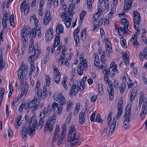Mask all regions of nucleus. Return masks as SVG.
<instances>
[{
	"label": "nucleus",
	"mask_w": 147,
	"mask_h": 147,
	"mask_svg": "<svg viewBox=\"0 0 147 147\" xmlns=\"http://www.w3.org/2000/svg\"><path fill=\"white\" fill-rule=\"evenodd\" d=\"M79 137L78 134L76 133L75 126L73 125L71 126L69 129L67 141L71 142V145L72 146H77L80 145V142L78 141Z\"/></svg>",
	"instance_id": "1"
},
{
	"label": "nucleus",
	"mask_w": 147,
	"mask_h": 147,
	"mask_svg": "<svg viewBox=\"0 0 147 147\" xmlns=\"http://www.w3.org/2000/svg\"><path fill=\"white\" fill-rule=\"evenodd\" d=\"M37 122V120L35 119L33 116L29 119L30 124L28 126L26 131L28 135L31 137H33L35 134V128L36 126Z\"/></svg>",
	"instance_id": "2"
},
{
	"label": "nucleus",
	"mask_w": 147,
	"mask_h": 147,
	"mask_svg": "<svg viewBox=\"0 0 147 147\" xmlns=\"http://www.w3.org/2000/svg\"><path fill=\"white\" fill-rule=\"evenodd\" d=\"M105 81L108 83L109 87L107 88V90L109 95V99L112 100L114 98V90L113 89V84L112 82L109 81L108 78H104Z\"/></svg>",
	"instance_id": "3"
},
{
	"label": "nucleus",
	"mask_w": 147,
	"mask_h": 147,
	"mask_svg": "<svg viewBox=\"0 0 147 147\" xmlns=\"http://www.w3.org/2000/svg\"><path fill=\"white\" fill-rule=\"evenodd\" d=\"M30 6L28 3V0H24L21 3L20 6V11L22 12L24 11L25 15H27L29 12Z\"/></svg>",
	"instance_id": "4"
},
{
	"label": "nucleus",
	"mask_w": 147,
	"mask_h": 147,
	"mask_svg": "<svg viewBox=\"0 0 147 147\" xmlns=\"http://www.w3.org/2000/svg\"><path fill=\"white\" fill-rule=\"evenodd\" d=\"M143 104L142 108V112L140 115L141 119H144L146 115L147 112V97H145L144 98L143 97Z\"/></svg>",
	"instance_id": "5"
},
{
	"label": "nucleus",
	"mask_w": 147,
	"mask_h": 147,
	"mask_svg": "<svg viewBox=\"0 0 147 147\" xmlns=\"http://www.w3.org/2000/svg\"><path fill=\"white\" fill-rule=\"evenodd\" d=\"M134 20V28H138L139 26V24L141 19L140 15L138 12L134 11L133 12Z\"/></svg>",
	"instance_id": "6"
},
{
	"label": "nucleus",
	"mask_w": 147,
	"mask_h": 147,
	"mask_svg": "<svg viewBox=\"0 0 147 147\" xmlns=\"http://www.w3.org/2000/svg\"><path fill=\"white\" fill-rule=\"evenodd\" d=\"M123 99L122 98H120L118 103L117 108L118 112L116 118L118 119L120 117L121 115L123 110Z\"/></svg>",
	"instance_id": "7"
},
{
	"label": "nucleus",
	"mask_w": 147,
	"mask_h": 147,
	"mask_svg": "<svg viewBox=\"0 0 147 147\" xmlns=\"http://www.w3.org/2000/svg\"><path fill=\"white\" fill-rule=\"evenodd\" d=\"M56 101L58 102L59 105L60 106H63L65 105L66 103L65 98L63 94L61 93L58 94V98Z\"/></svg>",
	"instance_id": "8"
},
{
	"label": "nucleus",
	"mask_w": 147,
	"mask_h": 147,
	"mask_svg": "<svg viewBox=\"0 0 147 147\" xmlns=\"http://www.w3.org/2000/svg\"><path fill=\"white\" fill-rule=\"evenodd\" d=\"M37 28H36L37 29ZM36 28H34L32 30L28 29L27 28H23V29H25L24 32L27 35L31 37L32 38H34L36 36Z\"/></svg>",
	"instance_id": "9"
},
{
	"label": "nucleus",
	"mask_w": 147,
	"mask_h": 147,
	"mask_svg": "<svg viewBox=\"0 0 147 147\" xmlns=\"http://www.w3.org/2000/svg\"><path fill=\"white\" fill-rule=\"evenodd\" d=\"M133 3V0H125L123 11L127 12L130 9Z\"/></svg>",
	"instance_id": "10"
},
{
	"label": "nucleus",
	"mask_w": 147,
	"mask_h": 147,
	"mask_svg": "<svg viewBox=\"0 0 147 147\" xmlns=\"http://www.w3.org/2000/svg\"><path fill=\"white\" fill-rule=\"evenodd\" d=\"M53 28H49L45 34V39L47 42L51 40L53 37Z\"/></svg>",
	"instance_id": "11"
},
{
	"label": "nucleus",
	"mask_w": 147,
	"mask_h": 147,
	"mask_svg": "<svg viewBox=\"0 0 147 147\" xmlns=\"http://www.w3.org/2000/svg\"><path fill=\"white\" fill-rule=\"evenodd\" d=\"M54 125L47 122L44 127V131L46 133L48 132H50L52 131Z\"/></svg>",
	"instance_id": "12"
},
{
	"label": "nucleus",
	"mask_w": 147,
	"mask_h": 147,
	"mask_svg": "<svg viewBox=\"0 0 147 147\" xmlns=\"http://www.w3.org/2000/svg\"><path fill=\"white\" fill-rule=\"evenodd\" d=\"M51 20L50 13L49 11H47L43 19V23L44 24L47 25Z\"/></svg>",
	"instance_id": "13"
},
{
	"label": "nucleus",
	"mask_w": 147,
	"mask_h": 147,
	"mask_svg": "<svg viewBox=\"0 0 147 147\" xmlns=\"http://www.w3.org/2000/svg\"><path fill=\"white\" fill-rule=\"evenodd\" d=\"M100 15L96 13L93 16V24L94 28H97L98 27V19Z\"/></svg>",
	"instance_id": "14"
},
{
	"label": "nucleus",
	"mask_w": 147,
	"mask_h": 147,
	"mask_svg": "<svg viewBox=\"0 0 147 147\" xmlns=\"http://www.w3.org/2000/svg\"><path fill=\"white\" fill-rule=\"evenodd\" d=\"M78 88L79 87L78 86H76L75 84H73L71 88V90L69 93V94L72 95L73 94L74 96L76 95L78 92Z\"/></svg>",
	"instance_id": "15"
},
{
	"label": "nucleus",
	"mask_w": 147,
	"mask_h": 147,
	"mask_svg": "<svg viewBox=\"0 0 147 147\" xmlns=\"http://www.w3.org/2000/svg\"><path fill=\"white\" fill-rule=\"evenodd\" d=\"M60 127L59 125H57L55 130V131L54 134V136L53 138V141L57 140L59 138V134Z\"/></svg>",
	"instance_id": "16"
},
{
	"label": "nucleus",
	"mask_w": 147,
	"mask_h": 147,
	"mask_svg": "<svg viewBox=\"0 0 147 147\" xmlns=\"http://www.w3.org/2000/svg\"><path fill=\"white\" fill-rule=\"evenodd\" d=\"M38 45L37 44H35L34 48V54L33 55V60L36 59L39 54V51L38 49Z\"/></svg>",
	"instance_id": "17"
},
{
	"label": "nucleus",
	"mask_w": 147,
	"mask_h": 147,
	"mask_svg": "<svg viewBox=\"0 0 147 147\" xmlns=\"http://www.w3.org/2000/svg\"><path fill=\"white\" fill-rule=\"evenodd\" d=\"M86 111L82 110L79 115V122L80 124H82L85 122L84 114Z\"/></svg>",
	"instance_id": "18"
},
{
	"label": "nucleus",
	"mask_w": 147,
	"mask_h": 147,
	"mask_svg": "<svg viewBox=\"0 0 147 147\" xmlns=\"http://www.w3.org/2000/svg\"><path fill=\"white\" fill-rule=\"evenodd\" d=\"M137 34H135L134 35L131 40V42L132 43L135 47H138L139 46L137 41Z\"/></svg>",
	"instance_id": "19"
},
{
	"label": "nucleus",
	"mask_w": 147,
	"mask_h": 147,
	"mask_svg": "<svg viewBox=\"0 0 147 147\" xmlns=\"http://www.w3.org/2000/svg\"><path fill=\"white\" fill-rule=\"evenodd\" d=\"M30 22L34 21V28H37L38 26V21L36 16L35 15L31 16L29 19Z\"/></svg>",
	"instance_id": "20"
},
{
	"label": "nucleus",
	"mask_w": 147,
	"mask_h": 147,
	"mask_svg": "<svg viewBox=\"0 0 147 147\" xmlns=\"http://www.w3.org/2000/svg\"><path fill=\"white\" fill-rule=\"evenodd\" d=\"M122 54H123L122 59L123 62L126 65H129V61L127 54L125 52H123Z\"/></svg>",
	"instance_id": "21"
},
{
	"label": "nucleus",
	"mask_w": 147,
	"mask_h": 147,
	"mask_svg": "<svg viewBox=\"0 0 147 147\" xmlns=\"http://www.w3.org/2000/svg\"><path fill=\"white\" fill-rule=\"evenodd\" d=\"M131 107V105L130 104H128L126 108L125 113L124 117H131V115L130 114Z\"/></svg>",
	"instance_id": "22"
},
{
	"label": "nucleus",
	"mask_w": 147,
	"mask_h": 147,
	"mask_svg": "<svg viewBox=\"0 0 147 147\" xmlns=\"http://www.w3.org/2000/svg\"><path fill=\"white\" fill-rule=\"evenodd\" d=\"M84 55H81L80 56V61H81L80 63L83 64V65L84 68H88L87 61L86 59H84Z\"/></svg>",
	"instance_id": "23"
},
{
	"label": "nucleus",
	"mask_w": 147,
	"mask_h": 147,
	"mask_svg": "<svg viewBox=\"0 0 147 147\" xmlns=\"http://www.w3.org/2000/svg\"><path fill=\"white\" fill-rule=\"evenodd\" d=\"M120 23L123 28H128L129 24L126 18L122 19L120 21Z\"/></svg>",
	"instance_id": "24"
},
{
	"label": "nucleus",
	"mask_w": 147,
	"mask_h": 147,
	"mask_svg": "<svg viewBox=\"0 0 147 147\" xmlns=\"http://www.w3.org/2000/svg\"><path fill=\"white\" fill-rule=\"evenodd\" d=\"M82 65H83V64L80 63L78 65L77 69L78 73L80 76L82 75L83 73V68L86 69V68L84 67L83 66L82 67Z\"/></svg>",
	"instance_id": "25"
},
{
	"label": "nucleus",
	"mask_w": 147,
	"mask_h": 147,
	"mask_svg": "<svg viewBox=\"0 0 147 147\" xmlns=\"http://www.w3.org/2000/svg\"><path fill=\"white\" fill-rule=\"evenodd\" d=\"M57 117V114L56 113H54L53 114L52 116L50 118H49L47 122H49L51 124L54 125L55 123V119Z\"/></svg>",
	"instance_id": "26"
},
{
	"label": "nucleus",
	"mask_w": 147,
	"mask_h": 147,
	"mask_svg": "<svg viewBox=\"0 0 147 147\" xmlns=\"http://www.w3.org/2000/svg\"><path fill=\"white\" fill-rule=\"evenodd\" d=\"M23 71H22L19 70L18 73V78H19V79L22 85L24 83L23 76Z\"/></svg>",
	"instance_id": "27"
},
{
	"label": "nucleus",
	"mask_w": 147,
	"mask_h": 147,
	"mask_svg": "<svg viewBox=\"0 0 147 147\" xmlns=\"http://www.w3.org/2000/svg\"><path fill=\"white\" fill-rule=\"evenodd\" d=\"M97 12L96 13L100 15H101L105 11V9L102 8L101 5H98L97 6Z\"/></svg>",
	"instance_id": "28"
},
{
	"label": "nucleus",
	"mask_w": 147,
	"mask_h": 147,
	"mask_svg": "<svg viewBox=\"0 0 147 147\" xmlns=\"http://www.w3.org/2000/svg\"><path fill=\"white\" fill-rule=\"evenodd\" d=\"M86 11L83 10L81 13L80 15V21L79 22V24H82L84 17L86 15Z\"/></svg>",
	"instance_id": "29"
},
{
	"label": "nucleus",
	"mask_w": 147,
	"mask_h": 147,
	"mask_svg": "<svg viewBox=\"0 0 147 147\" xmlns=\"http://www.w3.org/2000/svg\"><path fill=\"white\" fill-rule=\"evenodd\" d=\"M100 60L98 55L96 54L95 55L94 65L97 67H99Z\"/></svg>",
	"instance_id": "30"
},
{
	"label": "nucleus",
	"mask_w": 147,
	"mask_h": 147,
	"mask_svg": "<svg viewBox=\"0 0 147 147\" xmlns=\"http://www.w3.org/2000/svg\"><path fill=\"white\" fill-rule=\"evenodd\" d=\"M116 123V120L115 118L113 119V123L110 125L109 129L111 130L112 132H114Z\"/></svg>",
	"instance_id": "31"
},
{
	"label": "nucleus",
	"mask_w": 147,
	"mask_h": 147,
	"mask_svg": "<svg viewBox=\"0 0 147 147\" xmlns=\"http://www.w3.org/2000/svg\"><path fill=\"white\" fill-rule=\"evenodd\" d=\"M105 44L106 47V52H112V47L110 43L108 41H107V42L105 43Z\"/></svg>",
	"instance_id": "32"
},
{
	"label": "nucleus",
	"mask_w": 147,
	"mask_h": 147,
	"mask_svg": "<svg viewBox=\"0 0 147 147\" xmlns=\"http://www.w3.org/2000/svg\"><path fill=\"white\" fill-rule=\"evenodd\" d=\"M27 132L26 131V128H23L21 136L22 140L24 141H25L27 139Z\"/></svg>",
	"instance_id": "33"
},
{
	"label": "nucleus",
	"mask_w": 147,
	"mask_h": 147,
	"mask_svg": "<svg viewBox=\"0 0 147 147\" xmlns=\"http://www.w3.org/2000/svg\"><path fill=\"white\" fill-rule=\"evenodd\" d=\"M120 43L121 46L123 48H126V41L123 37H121L120 38Z\"/></svg>",
	"instance_id": "34"
},
{
	"label": "nucleus",
	"mask_w": 147,
	"mask_h": 147,
	"mask_svg": "<svg viewBox=\"0 0 147 147\" xmlns=\"http://www.w3.org/2000/svg\"><path fill=\"white\" fill-rule=\"evenodd\" d=\"M65 57L63 55H61L60 57L59 60L57 61V62L59 65L61 66L64 64Z\"/></svg>",
	"instance_id": "35"
},
{
	"label": "nucleus",
	"mask_w": 147,
	"mask_h": 147,
	"mask_svg": "<svg viewBox=\"0 0 147 147\" xmlns=\"http://www.w3.org/2000/svg\"><path fill=\"white\" fill-rule=\"evenodd\" d=\"M128 28H118V31L119 34L121 35L120 33H122L123 34L128 33Z\"/></svg>",
	"instance_id": "36"
},
{
	"label": "nucleus",
	"mask_w": 147,
	"mask_h": 147,
	"mask_svg": "<svg viewBox=\"0 0 147 147\" xmlns=\"http://www.w3.org/2000/svg\"><path fill=\"white\" fill-rule=\"evenodd\" d=\"M37 100V98H35L31 102H29V108L28 109V111H29L31 108H32L34 107V102H35Z\"/></svg>",
	"instance_id": "37"
},
{
	"label": "nucleus",
	"mask_w": 147,
	"mask_h": 147,
	"mask_svg": "<svg viewBox=\"0 0 147 147\" xmlns=\"http://www.w3.org/2000/svg\"><path fill=\"white\" fill-rule=\"evenodd\" d=\"M28 88V84L26 83L24 86V90H23L21 93L22 96L23 95L26 94L27 92Z\"/></svg>",
	"instance_id": "38"
},
{
	"label": "nucleus",
	"mask_w": 147,
	"mask_h": 147,
	"mask_svg": "<svg viewBox=\"0 0 147 147\" xmlns=\"http://www.w3.org/2000/svg\"><path fill=\"white\" fill-rule=\"evenodd\" d=\"M64 23H63V24H64L66 28H69L70 26V24L71 23V18H68V20Z\"/></svg>",
	"instance_id": "39"
},
{
	"label": "nucleus",
	"mask_w": 147,
	"mask_h": 147,
	"mask_svg": "<svg viewBox=\"0 0 147 147\" xmlns=\"http://www.w3.org/2000/svg\"><path fill=\"white\" fill-rule=\"evenodd\" d=\"M109 0H104L103 1L105 9L108 10L109 8Z\"/></svg>",
	"instance_id": "40"
},
{
	"label": "nucleus",
	"mask_w": 147,
	"mask_h": 147,
	"mask_svg": "<svg viewBox=\"0 0 147 147\" xmlns=\"http://www.w3.org/2000/svg\"><path fill=\"white\" fill-rule=\"evenodd\" d=\"M22 116L20 115L19 116L15 121L17 124L19 126H20L22 123V120H21Z\"/></svg>",
	"instance_id": "41"
},
{
	"label": "nucleus",
	"mask_w": 147,
	"mask_h": 147,
	"mask_svg": "<svg viewBox=\"0 0 147 147\" xmlns=\"http://www.w3.org/2000/svg\"><path fill=\"white\" fill-rule=\"evenodd\" d=\"M55 77L54 78V80L57 84H58L60 80L61 74L55 75Z\"/></svg>",
	"instance_id": "42"
},
{
	"label": "nucleus",
	"mask_w": 147,
	"mask_h": 147,
	"mask_svg": "<svg viewBox=\"0 0 147 147\" xmlns=\"http://www.w3.org/2000/svg\"><path fill=\"white\" fill-rule=\"evenodd\" d=\"M14 15L13 14H12L11 16L9 19V22L11 25V26L12 27H13L14 25Z\"/></svg>",
	"instance_id": "43"
},
{
	"label": "nucleus",
	"mask_w": 147,
	"mask_h": 147,
	"mask_svg": "<svg viewBox=\"0 0 147 147\" xmlns=\"http://www.w3.org/2000/svg\"><path fill=\"white\" fill-rule=\"evenodd\" d=\"M55 42L53 45L54 47H56L59 43L60 42V37L59 36H57L55 37Z\"/></svg>",
	"instance_id": "44"
},
{
	"label": "nucleus",
	"mask_w": 147,
	"mask_h": 147,
	"mask_svg": "<svg viewBox=\"0 0 147 147\" xmlns=\"http://www.w3.org/2000/svg\"><path fill=\"white\" fill-rule=\"evenodd\" d=\"M46 108H45L42 111L40 112V118H44L45 115L47 114L46 112Z\"/></svg>",
	"instance_id": "45"
},
{
	"label": "nucleus",
	"mask_w": 147,
	"mask_h": 147,
	"mask_svg": "<svg viewBox=\"0 0 147 147\" xmlns=\"http://www.w3.org/2000/svg\"><path fill=\"white\" fill-rule=\"evenodd\" d=\"M44 118H40L39 122L37 128H38L39 129H40L42 127L43 125L44 124Z\"/></svg>",
	"instance_id": "46"
},
{
	"label": "nucleus",
	"mask_w": 147,
	"mask_h": 147,
	"mask_svg": "<svg viewBox=\"0 0 147 147\" xmlns=\"http://www.w3.org/2000/svg\"><path fill=\"white\" fill-rule=\"evenodd\" d=\"M25 29H22V32L21 34V35L22 37V39L23 41L26 42V40L25 38V36H26V32H24L25 31H26Z\"/></svg>",
	"instance_id": "47"
},
{
	"label": "nucleus",
	"mask_w": 147,
	"mask_h": 147,
	"mask_svg": "<svg viewBox=\"0 0 147 147\" xmlns=\"http://www.w3.org/2000/svg\"><path fill=\"white\" fill-rule=\"evenodd\" d=\"M125 87L126 85L125 84H121V86L119 88L121 93H123L125 92Z\"/></svg>",
	"instance_id": "48"
},
{
	"label": "nucleus",
	"mask_w": 147,
	"mask_h": 147,
	"mask_svg": "<svg viewBox=\"0 0 147 147\" xmlns=\"http://www.w3.org/2000/svg\"><path fill=\"white\" fill-rule=\"evenodd\" d=\"M74 38L76 42V46H77L80 42V38L78 35H74Z\"/></svg>",
	"instance_id": "49"
},
{
	"label": "nucleus",
	"mask_w": 147,
	"mask_h": 147,
	"mask_svg": "<svg viewBox=\"0 0 147 147\" xmlns=\"http://www.w3.org/2000/svg\"><path fill=\"white\" fill-rule=\"evenodd\" d=\"M101 63L103 64H104V63L106 61L105 54V51H104L101 55Z\"/></svg>",
	"instance_id": "50"
},
{
	"label": "nucleus",
	"mask_w": 147,
	"mask_h": 147,
	"mask_svg": "<svg viewBox=\"0 0 147 147\" xmlns=\"http://www.w3.org/2000/svg\"><path fill=\"white\" fill-rule=\"evenodd\" d=\"M10 2V0H8L7 1H4L3 2L2 7L3 9H4L5 7V3H6V7L7 8L9 7V3Z\"/></svg>",
	"instance_id": "51"
},
{
	"label": "nucleus",
	"mask_w": 147,
	"mask_h": 147,
	"mask_svg": "<svg viewBox=\"0 0 147 147\" xmlns=\"http://www.w3.org/2000/svg\"><path fill=\"white\" fill-rule=\"evenodd\" d=\"M95 121L97 122L101 123H103V121L101 119L100 116L99 114H98L96 115V121Z\"/></svg>",
	"instance_id": "52"
},
{
	"label": "nucleus",
	"mask_w": 147,
	"mask_h": 147,
	"mask_svg": "<svg viewBox=\"0 0 147 147\" xmlns=\"http://www.w3.org/2000/svg\"><path fill=\"white\" fill-rule=\"evenodd\" d=\"M129 79L130 78L128 75L127 74H126V75L122 77V80L123 83H125L128 81Z\"/></svg>",
	"instance_id": "53"
},
{
	"label": "nucleus",
	"mask_w": 147,
	"mask_h": 147,
	"mask_svg": "<svg viewBox=\"0 0 147 147\" xmlns=\"http://www.w3.org/2000/svg\"><path fill=\"white\" fill-rule=\"evenodd\" d=\"M35 91L36 92L39 99L40 100L42 98V90L40 89H38Z\"/></svg>",
	"instance_id": "54"
},
{
	"label": "nucleus",
	"mask_w": 147,
	"mask_h": 147,
	"mask_svg": "<svg viewBox=\"0 0 147 147\" xmlns=\"http://www.w3.org/2000/svg\"><path fill=\"white\" fill-rule=\"evenodd\" d=\"M45 79L46 80V85L48 87L50 83L51 78L49 76H46Z\"/></svg>",
	"instance_id": "55"
},
{
	"label": "nucleus",
	"mask_w": 147,
	"mask_h": 147,
	"mask_svg": "<svg viewBox=\"0 0 147 147\" xmlns=\"http://www.w3.org/2000/svg\"><path fill=\"white\" fill-rule=\"evenodd\" d=\"M66 134V130L65 129H63L61 131V134L59 138L63 140L65 138Z\"/></svg>",
	"instance_id": "56"
},
{
	"label": "nucleus",
	"mask_w": 147,
	"mask_h": 147,
	"mask_svg": "<svg viewBox=\"0 0 147 147\" xmlns=\"http://www.w3.org/2000/svg\"><path fill=\"white\" fill-rule=\"evenodd\" d=\"M116 10V9L111 8V10L109 14L108 17L109 18H111L112 17L113 14L115 12Z\"/></svg>",
	"instance_id": "57"
},
{
	"label": "nucleus",
	"mask_w": 147,
	"mask_h": 147,
	"mask_svg": "<svg viewBox=\"0 0 147 147\" xmlns=\"http://www.w3.org/2000/svg\"><path fill=\"white\" fill-rule=\"evenodd\" d=\"M98 92L100 95L102 94L103 93V88L101 84H99L98 85Z\"/></svg>",
	"instance_id": "58"
},
{
	"label": "nucleus",
	"mask_w": 147,
	"mask_h": 147,
	"mask_svg": "<svg viewBox=\"0 0 147 147\" xmlns=\"http://www.w3.org/2000/svg\"><path fill=\"white\" fill-rule=\"evenodd\" d=\"M42 95L44 98H46L47 95V88L45 87H43L42 92Z\"/></svg>",
	"instance_id": "59"
},
{
	"label": "nucleus",
	"mask_w": 147,
	"mask_h": 147,
	"mask_svg": "<svg viewBox=\"0 0 147 147\" xmlns=\"http://www.w3.org/2000/svg\"><path fill=\"white\" fill-rule=\"evenodd\" d=\"M36 32V37L37 38H40L41 36V33L40 30V28H38L37 30L36 29H35Z\"/></svg>",
	"instance_id": "60"
},
{
	"label": "nucleus",
	"mask_w": 147,
	"mask_h": 147,
	"mask_svg": "<svg viewBox=\"0 0 147 147\" xmlns=\"http://www.w3.org/2000/svg\"><path fill=\"white\" fill-rule=\"evenodd\" d=\"M53 69L54 71V75L61 74L60 72L59 71L57 68L55 66L53 67Z\"/></svg>",
	"instance_id": "61"
},
{
	"label": "nucleus",
	"mask_w": 147,
	"mask_h": 147,
	"mask_svg": "<svg viewBox=\"0 0 147 147\" xmlns=\"http://www.w3.org/2000/svg\"><path fill=\"white\" fill-rule=\"evenodd\" d=\"M86 29H84L82 31V33L81 35V37L82 39H83V38L84 39H85L86 37Z\"/></svg>",
	"instance_id": "62"
},
{
	"label": "nucleus",
	"mask_w": 147,
	"mask_h": 147,
	"mask_svg": "<svg viewBox=\"0 0 147 147\" xmlns=\"http://www.w3.org/2000/svg\"><path fill=\"white\" fill-rule=\"evenodd\" d=\"M124 117L125 118L124 122V125L129 124V122L131 117Z\"/></svg>",
	"instance_id": "63"
},
{
	"label": "nucleus",
	"mask_w": 147,
	"mask_h": 147,
	"mask_svg": "<svg viewBox=\"0 0 147 147\" xmlns=\"http://www.w3.org/2000/svg\"><path fill=\"white\" fill-rule=\"evenodd\" d=\"M39 102L38 101H37V100L35 102H34V107L32 109V111H34L36 109L39 105Z\"/></svg>",
	"instance_id": "64"
}]
</instances>
